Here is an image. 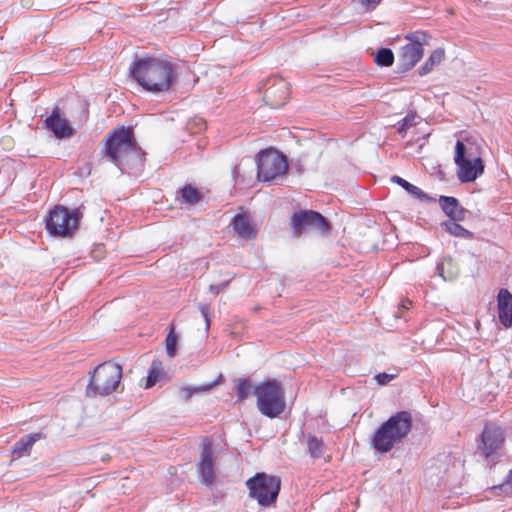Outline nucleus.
Wrapping results in <instances>:
<instances>
[{"instance_id":"obj_7","label":"nucleus","mask_w":512,"mask_h":512,"mask_svg":"<svg viewBox=\"0 0 512 512\" xmlns=\"http://www.w3.org/2000/svg\"><path fill=\"white\" fill-rule=\"evenodd\" d=\"M454 161L457 165V177L462 183L472 182L484 172L482 159L460 140L455 145Z\"/></svg>"},{"instance_id":"obj_15","label":"nucleus","mask_w":512,"mask_h":512,"mask_svg":"<svg viewBox=\"0 0 512 512\" xmlns=\"http://www.w3.org/2000/svg\"><path fill=\"white\" fill-rule=\"evenodd\" d=\"M45 127L59 139L71 137L75 133L69 121L61 117L58 107H55L51 115L46 118Z\"/></svg>"},{"instance_id":"obj_27","label":"nucleus","mask_w":512,"mask_h":512,"mask_svg":"<svg viewBox=\"0 0 512 512\" xmlns=\"http://www.w3.org/2000/svg\"><path fill=\"white\" fill-rule=\"evenodd\" d=\"M309 455L312 458H320L323 455L324 443L321 438L309 435L307 439Z\"/></svg>"},{"instance_id":"obj_25","label":"nucleus","mask_w":512,"mask_h":512,"mask_svg":"<svg viewBox=\"0 0 512 512\" xmlns=\"http://www.w3.org/2000/svg\"><path fill=\"white\" fill-rule=\"evenodd\" d=\"M442 226L445 227L446 231L455 237H460L464 239H471L473 237V233L469 230L465 229L463 226L457 223V221L449 220L442 223Z\"/></svg>"},{"instance_id":"obj_8","label":"nucleus","mask_w":512,"mask_h":512,"mask_svg":"<svg viewBox=\"0 0 512 512\" xmlns=\"http://www.w3.org/2000/svg\"><path fill=\"white\" fill-rule=\"evenodd\" d=\"M257 177L264 182H271L283 177L288 170L285 155L274 149L260 151L256 157Z\"/></svg>"},{"instance_id":"obj_1","label":"nucleus","mask_w":512,"mask_h":512,"mask_svg":"<svg viewBox=\"0 0 512 512\" xmlns=\"http://www.w3.org/2000/svg\"><path fill=\"white\" fill-rule=\"evenodd\" d=\"M178 66L163 57H143L135 59L129 67V75L142 88L152 93L170 90L177 82Z\"/></svg>"},{"instance_id":"obj_32","label":"nucleus","mask_w":512,"mask_h":512,"mask_svg":"<svg viewBox=\"0 0 512 512\" xmlns=\"http://www.w3.org/2000/svg\"><path fill=\"white\" fill-rule=\"evenodd\" d=\"M494 491H501L506 496L512 495V470L510 471L509 475L507 476V479L504 483H502L499 486H494L492 488Z\"/></svg>"},{"instance_id":"obj_23","label":"nucleus","mask_w":512,"mask_h":512,"mask_svg":"<svg viewBox=\"0 0 512 512\" xmlns=\"http://www.w3.org/2000/svg\"><path fill=\"white\" fill-rule=\"evenodd\" d=\"M444 55L443 49H435L426 60L425 64L419 69V75L423 76L429 73L436 65L442 62Z\"/></svg>"},{"instance_id":"obj_24","label":"nucleus","mask_w":512,"mask_h":512,"mask_svg":"<svg viewBox=\"0 0 512 512\" xmlns=\"http://www.w3.org/2000/svg\"><path fill=\"white\" fill-rule=\"evenodd\" d=\"M178 193L181 195L183 202L188 205H195L203 197L201 192L191 185L184 186Z\"/></svg>"},{"instance_id":"obj_35","label":"nucleus","mask_w":512,"mask_h":512,"mask_svg":"<svg viewBox=\"0 0 512 512\" xmlns=\"http://www.w3.org/2000/svg\"><path fill=\"white\" fill-rule=\"evenodd\" d=\"M199 310H200L203 318L205 319L206 329H208L209 326H210V320H209V317H208L209 307L206 304H199Z\"/></svg>"},{"instance_id":"obj_29","label":"nucleus","mask_w":512,"mask_h":512,"mask_svg":"<svg viewBox=\"0 0 512 512\" xmlns=\"http://www.w3.org/2000/svg\"><path fill=\"white\" fill-rule=\"evenodd\" d=\"M217 382H212L207 385H200L196 387H183L179 390L180 396L185 400L188 401L194 394L200 393V392H206L211 390Z\"/></svg>"},{"instance_id":"obj_26","label":"nucleus","mask_w":512,"mask_h":512,"mask_svg":"<svg viewBox=\"0 0 512 512\" xmlns=\"http://www.w3.org/2000/svg\"><path fill=\"white\" fill-rule=\"evenodd\" d=\"M254 386L248 378H239L236 381L235 391L238 401L246 400L253 392Z\"/></svg>"},{"instance_id":"obj_22","label":"nucleus","mask_w":512,"mask_h":512,"mask_svg":"<svg viewBox=\"0 0 512 512\" xmlns=\"http://www.w3.org/2000/svg\"><path fill=\"white\" fill-rule=\"evenodd\" d=\"M164 375L162 362L159 359H154L150 365L148 376L146 378L145 388H151L159 381Z\"/></svg>"},{"instance_id":"obj_16","label":"nucleus","mask_w":512,"mask_h":512,"mask_svg":"<svg viewBox=\"0 0 512 512\" xmlns=\"http://www.w3.org/2000/svg\"><path fill=\"white\" fill-rule=\"evenodd\" d=\"M498 318L505 328L512 326V294L501 288L497 295Z\"/></svg>"},{"instance_id":"obj_2","label":"nucleus","mask_w":512,"mask_h":512,"mask_svg":"<svg viewBox=\"0 0 512 512\" xmlns=\"http://www.w3.org/2000/svg\"><path fill=\"white\" fill-rule=\"evenodd\" d=\"M413 418L409 411H399L390 416L372 434L370 446L380 454L390 452L409 435Z\"/></svg>"},{"instance_id":"obj_13","label":"nucleus","mask_w":512,"mask_h":512,"mask_svg":"<svg viewBox=\"0 0 512 512\" xmlns=\"http://www.w3.org/2000/svg\"><path fill=\"white\" fill-rule=\"evenodd\" d=\"M289 95V84L281 77L268 78L264 84L263 100L271 108L283 106Z\"/></svg>"},{"instance_id":"obj_3","label":"nucleus","mask_w":512,"mask_h":512,"mask_svg":"<svg viewBox=\"0 0 512 512\" xmlns=\"http://www.w3.org/2000/svg\"><path fill=\"white\" fill-rule=\"evenodd\" d=\"M105 141L104 154L119 169L141 161L140 148L131 128H116L107 135Z\"/></svg>"},{"instance_id":"obj_37","label":"nucleus","mask_w":512,"mask_h":512,"mask_svg":"<svg viewBox=\"0 0 512 512\" xmlns=\"http://www.w3.org/2000/svg\"><path fill=\"white\" fill-rule=\"evenodd\" d=\"M29 3H30V0H22V5L24 7H28L29 6Z\"/></svg>"},{"instance_id":"obj_28","label":"nucleus","mask_w":512,"mask_h":512,"mask_svg":"<svg viewBox=\"0 0 512 512\" xmlns=\"http://www.w3.org/2000/svg\"><path fill=\"white\" fill-rule=\"evenodd\" d=\"M374 61L378 66L389 67L394 62V53L389 48H380L374 56Z\"/></svg>"},{"instance_id":"obj_6","label":"nucleus","mask_w":512,"mask_h":512,"mask_svg":"<svg viewBox=\"0 0 512 512\" xmlns=\"http://www.w3.org/2000/svg\"><path fill=\"white\" fill-rule=\"evenodd\" d=\"M83 214L80 208L68 209L64 206H55L45 218V228L50 235L56 237H70L78 229Z\"/></svg>"},{"instance_id":"obj_17","label":"nucleus","mask_w":512,"mask_h":512,"mask_svg":"<svg viewBox=\"0 0 512 512\" xmlns=\"http://www.w3.org/2000/svg\"><path fill=\"white\" fill-rule=\"evenodd\" d=\"M439 204L443 212L454 221H463L467 210L464 209L459 201L452 196H440Z\"/></svg>"},{"instance_id":"obj_9","label":"nucleus","mask_w":512,"mask_h":512,"mask_svg":"<svg viewBox=\"0 0 512 512\" xmlns=\"http://www.w3.org/2000/svg\"><path fill=\"white\" fill-rule=\"evenodd\" d=\"M280 485L278 477L265 473H256L246 482L250 497L257 500L260 506H269L276 501Z\"/></svg>"},{"instance_id":"obj_4","label":"nucleus","mask_w":512,"mask_h":512,"mask_svg":"<svg viewBox=\"0 0 512 512\" xmlns=\"http://www.w3.org/2000/svg\"><path fill=\"white\" fill-rule=\"evenodd\" d=\"M256 407L268 418L279 417L286 409L285 391L276 379H266L253 388Z\"/></svg>"},{"instance_id":"obj_18","label":"nucleus","mask_w":512,"mask_h":512,"mask_svg":"<svg viewBox=\"0 0 512 512\" xmlns=\"http://www.w3.org/2000/svg\"><path fill=\"white\" fill-rule=\"evenodd\" d=\"M233 229L235 233L244 239H254L257 235L255 227L245 214H237L233 218Z\"/></svg>"},{"instance_id":"obj_21","label":"nucleus","mask_w":512,"mask_h":512,"mask_svg":"<svg viewBox=\"0 0 512 512\" xmlns=\"http://www.w3.org/2000/svg\"><path fill=\"white\" fill-rule=\"evenodd\" d=\"M391 181L394 183H397L402 188H404L411 196H413L421 201H431L432 200V198L429 197L420 188L411 184L410 182L406 181L405 179L401 178L400 176H396V175L392 176Z\"/></svg>"},{"instance_id":"obj_11","label":"nucleus","mask_w":512,"mask_h":512,"mask_svg":"<svg viewBox=\"0 0 512 512\" xmlns=\"http://www.w3.org/2000/svg\"><path fill=\"white\" fill-rule=\"evenodd\" d=\"M291 227L296 236L309 230L325 232L329 229L328 221L318 212L313 210H301L293 214Z\"/></svg>"},{"instance_id":"obj_14","label":"nucleus","mask_w":512,"mask_h":512,"mask_svg":"<svg viewBox=\"0 0 512 512\" xmlns=\"http://www.w3.org/2000/svg\"><path fill=\"white\" fill-rule=\"evenodd\" d=\"M504 439V433L500 427L486 424L481 433L478 450L485 458H489L502 447Z\"/></svg>"},{"instance_id":"obj_10","label":"nucleus","mask_w":512,"mask_h":512,"mask_svg":"<svg viewBox=\"0 0 512 512\" xmlns=\"http://www.w3.org/2000/svg\"><path fill=\"white\" fill-rule=\"evenodd\" d=\"M409 41L398 53V65L402 72L412 69L422 58L424 50L423 44L426 42V34L415 31L406 35Z\"/></svg>"},{"instance_id":"obj_31","label":"nucleus","mask_w":512,"mask_h":512,"mask_svg":"<svg viewBox=\"0 0 512 512\" xmlns=\"http://www.w3.org/2000/svg\"><path fill=\"white\" fill-rule=\"evenodd\" d=\"M166 352L169 357H174L176 354V346H177V336L174 332V329L171 328L170 332L166 336Z\"/></svg>"},{"instance_id":"obj_19","label":"nucleus","mask_w":512,"mask_h":512,"mask_svg":"<svg viewBox=\"0 0 512 512\" xmlns=\"http://www.w3.org/2000/svg\"><path fill=\"white\" fill-rule=\"evenodd\" d=\"M436 273L445 281H452L458 277L460 270L450 256H446L436 266Z\"/></svg>"},{"instance_id":"obj_12","label":"nucleus","mask_w":512,"mask_h":512,"mask_svg":"<svg viewBox=\"0 0 512 512\" xmlns=\"http://www.w3.org/2000/svg\"><path fill=\"white\" fill-rule=\"evenodd\" d=\"M216 460L217 456L213 450L212 442L205 438L197 464V473L200 481L207 487H212L216 480Z\"/></svg>"},{"instance_id":"obj_33","label":"nucleus","mask_w":512,"mask_h":512,"mask_svg":"<svg viewBox=\"0 0 512 512\" xmlns=\"http://www.w3.org/2000/svg\"><path fill=\"white\" fill-rule=\"evenodd\" d=\"M393 377L394 376L391 374L379 373L378 375H376L375 379L378 382V384L385 385L388 384L393 379Z\"/></svg>"},{"instance_id":"obj_20","label":"nucleus","mask_w":512,"mask_h":512,"mask_svg":"<svg viewBox=\"0 0 512 512\" xmlns=\"http://www.w3.org/2000/svg\"><path fill=\"white\" fill-rule=\"evenodd\" d=\"M40 438V433H35L22 437L14 444L12 454L15 455L16 457L28 455L35 442Z\"/></svg>"},{"instance_id":"obj_34","label":"nucleus","mask_w":512,"mask_h":512,"mask_svg":"<svg viewBox=\"0 0 512 512\" xmlns=\"http://www.w3.org/2000/svg\"><path fill=\"white\" fill-rule=\"evenodd\" d=\"M228 284H229V281H226V282H223L220 284H211L209 286V291L212 292L213 294L217 295L222 290H224L228 286Z\"/></svg>"},{"instance_id":"obj_5","label":"nucleus","mask_w":512,"mask_h":512,"mask_svg":"<svg viewBox=\"0 0 512 512\" xmlns=\"http://www.w3.org/2000/svg\"><path fill=\"white\" fill-rule=\"evenodd\" d=\"M122 367L113 362L98 365L90 376L87 385V396H107L120 385Z\"/></svg>"},{"instance_id":"obj_36","label":"nucleus","mask_w":512,"mask_h":512,"mask_svg":"<svg viewBox=\"0 0 512 512\" xmlns=\"http://www.w3.org/2000/svg\"><path fill=\"white\" fill-rule=\"evenodd\" d=\"M382 0H359L362 5L374 9Z\"/></svg>"},{"instance_id":"obj_30","label":"nucleus","mask_w":512,"mask_h":512,"mask_svg":"<svg viewBox=\"0 0 512 512\" xmlns=\"http://www.w3.org/2000/svg\"><path fill=\"white\" fill-rule=\"evenodd\" d=\"M416 118L417 116L415 114L406 115L401 121L398 122V132L404 136L410 127L417 124Z\"/></svg>"}]
</instances>
